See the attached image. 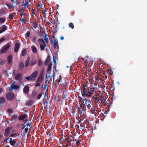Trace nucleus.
<instances>
[{
  "instance_id": "49",
  "label": "nucleus",
  "mask_w": 147,
  "mask_h": 147,
  "mask_svg": "<svg viewBox=\"0 0 147 147\" xmlns=\"http://www.w3.org/2000/svg\"><path fill=\"white\" fill-rule=\"evenodd\" d=\"M29 129L28 127L25 128L24 130V132L27 134L28 131Z\"/></svg>"
},
{
  "instance_id": "22",
  "label": "nucleus",
  "mask_w": 147,
  "mask_h": 147,
  "mask_svg": "<svg viewBox=\"0 0 147 147\" xmlns=\"http://www.w3.org/2000/svg\"><path fill=\"white\" fill-rule=\"evenodd\" d=\"M33 103V101L32 100H29L27 102L26 105L28 106H30L32 105Z\"/></svg>"
},
{
  "instance_id": "3",
  "label": "nucleus",
  "mask_w": 147,
  "mask_h": 147,
  "mask_svg": "<svg viewBox=\"0 0 147 147\" xmlns=\"http://www.w3.org/2000/svg\"><path fill=\"white\" fill-rule=\"evenodd\" d=\"M14 97L13 94L11 92H8L6 94V98L7 100H12L14 98Z\"/></svg>"
},
{
  "instance_id": "39",
  "label": "nucleus",
  "mask_w": 147,
  "mask_h": 147,
  "mask_svg": "<svg viewBox=\"0 0 147 147\" xmlns=\"http://www.w3.org/2000/svg\"><path fill=\"white\" fill-rule=\"evenodd\" d=\"M48 139H51L52 138H53L52 133V132H51L50 133V134H49V135L48 136Z\"/></svg>"
},
{
  "instance_id": "5",
  "label": "nucleus",
  "mask_w": 147,
  "mask_h": 147,
  "mask_svg": "<svg viewBox=\"0 0 147 147\" xmlns=\"http://www.w3.org/2000/svg\"><path fill=\"white\" fill-rule=\"evenodd\" d=\"M43 72H41L37 80V82H41L43 80L44 78L43 76Z\"/></svg>"
},
{
  "instance_id": "53",
  "label": "nucleus",
  "mask_w": 147,
  "mask_h": 147,
  "mask_svg": "<svg viewBox=\"0 0 147 147\" xmlns=\"http://www.w3.org/2000/svg\"><path fill=\"white\" fill-rule=\"evenodd\" d=\"M64 138H65V136H64L63 138H62L61 139H60V142H61V141L64 142V143L65 142V139Z\"/></svg>"
},
{
  "instance_id": "48",
  "label": "nucleus",
  "mask_w": 147,
  "mask_h": 147,
  "mask_svg": "<svg viewBox=\"0 0 147 147\" xmlns=\"http://www.w3.org/2000/svg\"><path fill=\"white\" fill-rule=\"evenodd\" d=\"M80 141H81V140L80 139V140H78L76 141V144L77 145V147H78L79 146V144L80 143Z\"/></svg>"
},
{
  "instance_id": "27",
  "label": "nucleus",
  "mask_w": 147,
  "mask_h": 147,
  "mask_svg": "<svg viewBox=\"0 0 147 147\" xmlns=\"http://www.w3.org/2000/svg\"><path fill=\"white\" fill-rule=\"evenodd\" d=\"M9 142L11 145L13 146L16 143V141L14 139H13V141H9Z\"/></svg>"
},
{
  "instance_id": "14",
  "label": "nucleus",
  "mask_w": 147,
  "mask_h": 147,
  "mask_svg": "<svg viewBox=\"0 0 147 147\" xmlns=\"http://www.w3.org/2000/svg\"><path fill=\"white\" fill-rule=\"evenodd\" d=\"M92 89L93 88H92V87L88 88V95L87 96L89 97H91L93 94V93L91 92L92 90Z\"/></svg>"
},
{
  "instance_id": "63",
  "label": "nucleus",
  "mask_w": 147,
  "mask_h": 147,
  "mask_svg": "<svg viewBox=\"0 0 147 147\" xmlns=\"http://www.w3.org/2000/svg\"><path fill=\"white\" fill-rule=\"evenodd\" d=\"M57 22H55V23L56 24V25H57L58 24H60V22H59L58 21V20L57 19Z\"/></svg>"
},
{
  "instance_id": "32",
  "label": "nucleus",
  "mask_w": 147,
  "mask_h": 147,
  "mask_svg": "<svg viewBox=\"0 0 147 147\" xmlns=\"http://www.w3.org/2000/svg\"><path fill=\"white\" fill-rule=\"evenodd\" d=\"M32 52L34 53H36L37 52V49L34 46H33L32 47Z\"/></svg>"
},
{
  "instance_id": "58",
  "label": "nucleus",
  "mask_w": 147,
  "mask_h": 147,
  "mask_svg": "<svg viewBox=\"0 0 147 147\" xmlns=\"http://www.w3.org/2000/svg\"><path fill=\"white\" fill-rule=\"evenodd\" d=\"M40 84L39 82H36V84L35 85V86L37 87L38 86H39L40 85Z\"/></svg>"
},
{
  "instance_id": "21",
  "label": "nucleus",
  "mask_w": 147,
  "mask_h": 147,
  "mask_svg": "<svg viewBox=\"0 0 147 147\" xmlns=\"http://www.w3.org/2000/svg\"><path fill=\"white\" fill-rule=\"evenodd\" d=\"M6 5L8 7L9 9H11L12 8H14L16 7L14 5H12L8 3H6Z\"/></svg>"
},
{
  "instance_id": "12",
  "label": "nucleus",
  "mask_w": 147,
  "mask_h": 147,
  "mask_svg": "<svg viewBox=\"0 0 147 147\" xmlns=\"http://www.w3.org/2000/svg\"><path fill=\"white\" fill-rule=\"evenodd\" d=\"M29 90V87L28 86H26L23 89L24 92L25 94H27Z\"/></svg>"
},
{
  "instance_id": "29",
  "label": "nucleus",
  "mask_w": 147,
  "mask_h": 147,
  "mask_svg": "<svg viewBox=\"0 0 147 147\" xmlns=\"http://www.w3.org/2000/svg\"><path fill=\"white\" fill-rule=\"evenodd\" d=\"M93 97L95 99V100H100L101 102L102 101V99L101 98L100 99V98L98 97H96V95L94 96Z\"/></svg>"
},
{
  "instance_id": "54",
  "label": "nucleus",
  "mask_w": 147,
  "mask_h": 147,
  "mask_svg": "<svg viewBox=\"0 0 147 147\" xmlns=\"http://www.w3.org/2000/svg\"><path fill=\"white\" fill-rule=\"evenodd\" d=\"M38 7H39L40 8H42V4H40L39 3H38Z\"/></svg>"
},
{
  "instance_id": "35",
  "label": "nucleus",
  "mask_w": 147,
  "mask_h": 147,
  "mask_svg": "<svg viewBox=\"0 0 147 147\" xmlns=\"http://www.w3.org/2000/svg\"><path fill=\"white\" fill-rule=\"evenodd\" d=\"M51 64L50 63L48 65V68L47 69V71L48 72L50 71L51 69Z\"/></svg>"
},
{
  "instance_id": "7",
  "label": "nucleus",
  "mask_w": 147,
  "mask_h": 147,
  "mask_svg": "<svg viewBox=\"0 0 147 147\" xmlns=\"http://www.w3.org/2000/svg\"><path fill=\"white\" fill-rule=\"evenodd\" d=\"M10 128L8 127L5 130L4 135L6 137H8L10 134Z\"/></svg>"
},
{
  "instance_id": "33",
  "label": "nucleus",
  "mask_w": 147,
  "mask_h": 147,
  "mask_svg": "<svg viewBox=\"0 0 147 147\" xmlns=\"http://www.w3.org/2000/svg\"><path fill=\"white\" fill-rule=\"evenodd\" d=\"M37 94V92L36 91H34L32 92V94H31V96L33 97L32 98H34V97Z\"/></svg>"
},
{
  "instance_id": "15",
  "label": "nucleus",
  "mask_w": 147,
  "mask_h": 147,
  "mask_svg": "<svg viewBox=\"0 0 147 147\" xmlns=\"http://www.w3.org/2000/svg\"><path fill=\"white\" fill-rule=\"evenodd\" d=\"M24 66V65L22 61L20 62L19 65V69H23Z\"/></svg>"
},
{
  "instance_id": "56",
  "label": "nucleus",
  "mask_w": 147,
  "mask_h": 147,
  "mask_svg": "<svg viewBox=\"0 0 147 147\" xmlns=\"http://www.w3.org/2000/svg\"><path fill=\"white\" fill-rule=\"evenodd\" d=\"M25 78L27 80H31L30 76L26 77Z\"/></svg>"
},
{
  "instance_id": "6",
  "label": "nucleus",
  "mask_w": 147,
  "mask_h": 147,
  "mask_svg": "<svg viewBox=\"0 0 147 147\" xmlns=\"http://www.w3.org/2000/svg\"><path fill=\"white\" fill-rule=\"evenodd\" d=\"M38 72L37 70L34 72L30 76L31 80H34L38 76Z\"/></svg>"
},
{
  "instance_id": "23",
  "label": "nucleus",
  "mask_w": 147,
  "mask_h": 147,
  "mask_svg": "<svg viewBox=\"0 0 147 147\" xmlns=\"http://www.w3.org/2000/svg\"><path fill=\"white\" fill-rule=\"evenodd\" d=\"M26 53V50L25 49H23L21 55L22 56H25Z\"/></svg>"
},
{
  "instance_id": "50",
  "label": "nucleus",
  "mask_w": 147,
  "mask_h": 147,
  "mask_svg": "<svg viewBox=\"0 0 147 147\" xmlns=\"http://www.w3.org/2000/svg\"><path fill=\"white\" fill-rule=\"evenodd\" d=\"M5 39L3 37H2L0 39V43H1L2 42L5 41Z\"/></svg>"
},
{
  "instance_id": "42",
  "label": "nucleus",
  "mask_w": 147,
  "mask_h": 147,
  "mask_svg": "<svg viewBox=\"0 0 147 147\" xmlns=\"http://www.w3.org/2000/svg\"><path fill=\"white\" fill-rule=\"evenodd\" d=\"M50 75L49 73H47L46 75V78L47 80H48L50 78Z\"/></svg>"
},
{
  "instance_id": "37",
  "label": "nucleus",
  "mask_w": 147,
  "mask_h": 147,
  "mask_svg": "<svg viewBox=\"0 0 147 147\" xmlns=\"http://www.w3.org/2000/svg\"><path fill=\"white\" fill-rule=\"evenodd\" d=\"M20 3V1H18L17 0H16L15 3H14V5L16 7L17 4H19Z\"/></svg>"
},
{
  "instance_id": "2",
  "label": "nucleus",
  "mask_w": 147,
  "mask_h": 147,
  "mask_svg": "<svg viewBox=\"0 0 147 147\" xmlns=\"http://www.w3.org/2000/svg\"><path fill=\"white\" fill-rule=\"evenodd\" d=\"M81 99H82L83 100H84L85 101L84 103L83 102L82 104L86 105L88 109H90L91 107V105H92V103L91 102L90 100H88L86 98L84 99L83 100V98H81Z\"/></svg>"
},
{
  "instance_id": "9",
  "label": "nucleus",
  "mask_w": 147,
  "mask_h": 147,
  "mask_svg": "<svg viewBox=\"0 0 147 147\" xmlns=\"http://www.w3.org/2000/svg\"><path fill=\"white\" fill-rule=\"evenodd\" d=\"M22 75L20 73H18L16 75L15 79L16 80L21 81L22 80Z\"/></svg>"
},
{
  "instance_id": "55",
  "label": "nucleus",
  "mask_w": 147,
  "mask_h": 147,
  "mask_svg": "<svg viewBox=\"0 0 147 147\" xmlns=\"http://www.w3.org/2000/svg\"><path fill=\"white\" fill-rule=\"evenodd\" d=\"M7 29V28L6 26H4L2 29L4 31H5Z\"/></svg>"
},
{
  "instance_id": "10",
  "label": "nucleus",
  "mask_w": 147,
  "mask_h": 147,
  "mask_svg": "<svg viewBox=\"0 0 147 147\" xmlns=\"http://www.w3.org/2000/svg\"><path fill=\"white\" fill-rule=\"evenodd\" d=\"M54 42H53V41H52L51 42V44H53V45L54 46V48H56V47H57V49H59V45L58 44V42H57L56 40V39H55V38L54 36Z\"/></svg>"
},
{
  "instance_id": "25",
  "label": "nucleus",
  "mask_w": 147,
  "mask_h": 147,
  "mask_svg": "<svg viewBox=\"0 0 147 147\" xmlns=\"http://www.w3.org/2000/svg\"><path fill=\"white\" fill-rule=\"evenodd\" d=\"M12 60V57L11 55H9L7 58V61L9 63H10L11 62Z\"/></svg>"
},
{
  "instance_id": "51",
  "label": "nucleus",
  "mask_w": 147,
  "mask_h": 147,
  "mask_svg": "<svg viewBox=\"0 0 147 147\" xmlns=\"http://www.w3.org/2000/svg\"><path fill=\"white\" fill-rule=\"evenodd\" d=\"M66 144L65 146L64 147H68L69 146L71 145V143L70 142H69V143H66Z\"/></svg>"
},
{
  "instance_id": "16",
  "label": "nucleus",
  "mask_w": 147,
  "mask_h": 147,
  "mask_svg": "<svg viewBox=\"0 0 147 147\" xmlns=\"http://www.w3.org/2000/svg\"><path fill=\"white\" fill-rule=\"evenodd\" d=\"M50 60V58L49 56H48L45 61V65L46 66L48 65V63Z\"/></svg>"
},
{
  "instance_id": "46",
  "label": "nucleus",
  "mask_w": 147,
  "mask_h": 147,
  "mask_svg": "<svg viewBox=\"0 0 147 147\" xmlns=\"http://www.w3.org/2000/svg\"><path fill=\"white\" fill-rule=\"evenodd\" d=\"M7 112L9 113H12L13 112V111L12 109H9L7 110Z\"/></svg>"
},
{
  "instance_id": "26",
  "label": "nucleus",
  "mask_w": 147,
  "mask_h": 147,
  "mask_svg": "<svg viewBox=\"0 0 147 147\" xmlns=\"http://www.w3.org/2000/svg\"><path fill=\"white\" fill-rule=\"evenodd\" d=\"M5 101V98L2 97L0 98V104L4 103Z\"/></svg>"
},
{
  "instance_id": "43",
  "label": "nucleus",
  "mask_w": 147,
  "mask_h": 147,
  "mask_svg": "<svg viewBox=\"0 0 147 147\" xmlns=\"http://www.w3.org/2000/svg\"><path fill=\"white\" fill-rule=\"evenodd\" d=\"M12 86V87L13 88V89H16L19 87V86H18L15 85H13Z\"/></svg>"
},
{
  "instance_id": "36",
  "label": "nucleus",
  "mask_w": 147,
  "mask_h": 147,
  "mask_svg": "<svg viewBox=\"0 0 147 147\" xmlns=\"http://www.w3.org/2000/svg\"><path fill=\"white\" fill-rule=\"evenodd\" d=\"M69 27L71 28L72 29H73L74 27V25L71 22L69 24Z\"/></svg>"
},
{
  "instance_id": "24",
  "label": "nucleus",
  "mask_w": 147,
  "mask_h": 147,
  "mask_svg": "<svg viewBox=\"0 0 147 147\" xmlns=\"http://www.w3.org/2000/svg\"><path fill=\"white\" fill-rule=\"evenodd\" d=\"M15 15L14 13L10 14L9 15V19L10 20L13 19Z\"/></svg>"
},
{
  "instance_id": "52",
  "label": "nucleus",
  "mask_w": 147,
  "mask_h": 147,
  "mask_svg": "<svg viewBox=\"0 0 147 147\" xmlns=\"http://www.w3.org/2000/svg\"><path fill=\"white\" fill-rule=\"evenodd\" d=\"M17 133H13L11 134L10 136H9L11 137H13L14 136L17 135Z\"/></svg>"
},
{
  "instance_id": "41",
  "label": "nucleus",
  "mask_w": 147,
  "mask_h": 147,
  "mask_svg": "<svg viewBox=\"0 0 147 147\" xmlns=\"http://www.w3.org/2000/svg\"><path fill=\"white\" fill-rule=\"evenodd\" d=\"M111 86L112 87V88H113L112 90H115V87L114 86V84L113 83V82H112V83L111 84Z\"/></svg>"
},
{
  "instance_id": "17",
  "label": "nucleus",
  "mask_w": 147,
  "mask_h": 147,
  "mask_svg": "<svg viewBox=\"0 0 147 147\" xmlns=\"http://www.w3.org/2000/svg\"><path fill=\"white\" fill-rule=\"evenodd\" d=\"M27 115L26 114H23L21 115L19 117V119L20 121H22L24 120L26 117Z\"/></svg>"
},
{
  "instance_id": "60",
  "label": "nucleus",
  "mask_w": 147,
  "mask_h": 147,
  "mask_svg": "<svg viewBox=\"0 0 147 147\" xmlns=\"http://www.w3.org/2000/svg\"><path fill=\"white\" fill-rule=\"evenodd\" d=\"M35 10V9H33V8H32V13L33 14H34V11Z\"/></svg>"
},
{
  "instance_id": "57",
  "label": "nucleus",
  "mask_w": 147,
  "mask_h": 147,
  "mask_svg": "<svg viewBox=\"0 0 147 147\" xmlns=\"http://www.w3.org/2000/svg\"><path fill=\"white\" fill-rule=\"evenodd\" d=\"M5 63V62L4 61H2L0 62V64L1 65H3Z\"/></svg>"
},
{
  "instance_id": "38",
  "label": "nucleus",
  "mask_w": 147,
  "mask_h": 147,
  "mask_svg": "<svg viewBox=\"0 0 147 147\" xmlns=\"http://www.w3.org/2000/svg\"><path fill=\"white\" fill-rule=\"evenodd\" d=\"M43 94L42 93H39L37 95V99H39L42 96V94Z\"/></svg>"
},
{
  "instance_id": "40",
  "label": "nucleus",
  "mask_w": 147,
  "mask_h": 147,
  "mask_svg": "<svg viewBox=\"0 0 147 147\" xmlns=\"http://www.w3.org/2000/svg\"><path fill=\"white\" fill-rule=\"evenodd\" d=\"M5 18H0V22L1 23H3L4 22L5 20Z\"/></svg>"
},
{
  "instance_id": "8",
  "label": "nucleus",
  "mask_w": 147,
  "mask_h": 147,
  "mask_svg": "<svg viewBox=\"0 0 147 147\" xmlns=\"http://www.w3.org/2000/svg\"><path fill=\"white\" fill-rule=\"evenodd\" d=\"M83 86L84 93H82V91H81L82 96H87L88 95V92L87 91L86 89V87H87V85L86 86H84V85Z\"/></svg>"
},
{
  "instance_id": "47",
  "label": "nucleus",
  "mask_w": 147,
  "mask_h": 147,
  "mask_svg": "<svg viewBox=\"0 0 147 147\" xmlns=\"http://www.w3.org/2000/svg\"><path fill=\"white\" fill-rule=\"evenodd\" d=\"M20 20L22 22H23L24 23H26V20L24 18H23L22 17H21L20 18Z\"/></svg>"
},
{
  "instance_id": "19",
  "label": "nucleus",
  "mask_w": 147,
  "mask_h": 147,
  "mask_svg": "<svg viewBox=\"0 0 147 147\" xmlns=\"http://www.w3.org/2000/svg\"><path fill=\"white\" fill-rule=\"evenodd\" d=\"M82 105L80 106L79 108V110L78 111L81 112L80 115H83L84 114L85 111L84 110H83L82 108Z\"/></svg>"
},
{
  "instance_id": "62",
  "label": "nucleus",
  "mask_w": 147,
  "mask_h": 147,
  "mask_svg": "<svg viewBox=\"0 0 147 147\" xmlns=\"http://www.w3.org/2000/svg\"><path fill=\"white\" fill-rule=\"evenodd\" d=\"M38 26V24L36 23H35L34 24V26H33V27L34 28H36Z\"/></svg>"
},
{
  "instance_id": "18",
  "label": "nucleus",
  "mask_w": 147,
  "mask_h": 147,
  "mask_svg": "<svg viewBox=\"0 0 147 147\" xmlns=\"http://www.w3.org/2000/svg\"><path fill=\"white\" fill-rule=\"evenodd\" d=\"M30 63V58L29 57H28L27 60H26L25 63V66L26 67H27L28 65Z\"/></svg>"
},
{
  "instance_id": "1",
  "label": "nucleus",
  "mask_w": 147,
  "mask_h": 147,
  "mask_svg": "<svg viewBox=\"0 0 147 147\" xmlns=\"http://www.w3.org/2000/svg\"><path fill=\"white\" fill-rule=\"evenodd\" d=\"M38 41L40 44V48L41 51H43L46 46V44L45 43L44 40L41 39H38Z\"/></svg>"
},
{
  "instance_id": "13",
  "label": "nucleus",
  "mask_w": 147,
  "mask_h": 147,
  "mask_svg": "<svg viewBox=\"0 0 147 147\" xmlns=\"http://www.w3.org/2000/svg\"><path fill=\"white\" fill-rule=\"evenodd\" d=\"M36 63V59L33 58L31 59L29 65L31 66H32L35 65Z\"/></svg>"
},
{
  "instance_id": "28",
  "label": "nucleus",
  "mask_w": 147,
  "mask_h": 147,
  "mask_svg": "<svg viewBox=\"0 0 147 147\" xmlns=\"http://www.w3.org/2000/svg\"><path fill=\"white\" fill-rule=\"evenodd\" d=\"M99 87V86H97L96 85V86L92 87V88H93V89L92 90L91 92L92 93V92H95L97 88H98Z\"/></svg>"
},
{
  "instance_id": "34",
  "label": "nucleus",
  "mask_w": 147,
  "mask_h": 147,
  "mask_svg": "<svg viewBox=\"0 0 147 147\" xmlns=\"http://www.w3.org/2000/svg\"><path fill=\"white\" fill-rule=\"evenodd\" d=\"M5 10L4 9H1L0 10V15H2L3 14L5 13Z\"/></svg>"
},
{
  "instance_id": "61",
  "label": "nucleus",
  "mask_w": 147,
  "mask_h": 147,
  "mask_svg": "<svg viewBox=\"0 0 147 147\" xmlns=\"http://www.w3.org/2000/svg\"><path fill=\"white\" fill-rule=\"evenodd\" d=\"M13 89V88L12 87V86L11 85L10 86L9 88V90L10 91H11Z\"/></svg>"
},
{
  "instance_id": "59",
  "label": "nucleus",
  "mask_w": 147,
  "mask_h": 147,
  "mask_svg": "<svg viewBox=\"0 0 147 147\" xmlns=\"http://www.w3.org/2000/svg\"><path fill=\"white\" fill-rule=\"evenodd\" d=\"M19 11H24V9H23V7H21L20 8Z\"/></svg>"
},
{
  "instance_id": "44",
  "label": "nucleus",
  "mask_w": 147,
  "mask_h": 147,
  "mask_svg": "<svg viewBox=\"0 0 147 147\" xmlns=\"http://www.w3.org/2000/svg\"><path fill=\"white\" fill-rule=\"evenodd\" d=\"M38 65L39 66H40L42 65V62L41 61L40 59H39L38 61Z\"/></svg>"
},
{
  "instance_id": "4",
  "label": "nucleus",
  "mask_w": 147,
  "mask_h": 147,
  "mask_svg": "<svg viewBox=\"0 0 147 147\" xmlns=\"http://www.w3.org/2000/svg\"><path fill=\"white\" fill-rule=\"evenodd\" d=\"M10 47V45L9 44H6L4 46L0 51V53H3L6 52L9 49Z\"/></svg>"
},
{
  "instance_id": "45",
  "label": "nucleus",
  "mask_w": 147,
  "mask_h": 147,
  "mask_svg": "<svg viewBox=\"0 0 147 147\" xmlns=\"http://www.w3.org/2000/svg\"><path fill=\"white\" fill-rule=\"evenodd\" d=\"M30 31H28L27 32V33L25 35L26 36H27L28 37L30 35Z\"/></svg>"
},
{
  "instance_id": "64",
  "label": "nucleus",
  "mask_w": 147,
  "mask_h": 147,
  "mask_svg": "<svg viewBox=\"0 0 147 147\" xmlns=\"http://www.w3.org/2000/svg\"><path fill=\"white\" fill-rule=\"evenodd\" d=\"M11 3H12V5H14V3H15V1L14 0H11Z\"/></svg>"
},
{
  "instance_id": "20",
  "label": "nucleus",
  "mask_w": 147,
  "mask_h": 147,
  "mask_svg": "<svg viewBox=\"0 0 147 147\" xmlns=\"http://www.w3.org/2000/svg\"><path fill=\"white\" fill-rule=\"evenodd\" d=\"M71 140L69 139V138L68 137L65 140V142L64 143H69V142H70L71 143Z\"/></svg>"
},
{
  "instance_id": "11",
  "label": "nucleus",
  "mask_w": 147,
  "mask_h": 147,
  "mask_svg": "<svg viewBox=\"0 0 147 147\" xmlns=\"http://www.w3.org/2000/svg\"><path fill=\"white\" fill-rule=\"evenodd\" d=\"M20 46V44L18 43H16L15 44L14 48V51L16 53L18 52Z\"/></svg>"
},
{
  "instance_id": "31",
  "label": "nucleus",
  "mask_w": 147,
  "mask_h": 147,
  "mask_svg": "<svg viewBox=\"0 0 147 147\" xmlns=\"http://www.w3.org/2000/svg\"><path fill=\"white\" fill-rule=\"evenodd\" d=\"M90 111L93 114H96V110L94 108H92L90 109Z\"/></svg>"
},
{
  "instance_id": "30",
  "label": "nucleus",
  "mask_w": 147,
  "mask_h": 147,
  "mask_svg": "<svg viewBox=\"0 0 147 147\" xmlns=\"http://www.w3.org/2000/svg\"><path fill=\"white\" fill-rule=\"evenodd\" d=\"M49 38V36L47 34H45V36L44 40L45 42L47 43L48 42V40Z\"/></svg>"
}]
</instances>
